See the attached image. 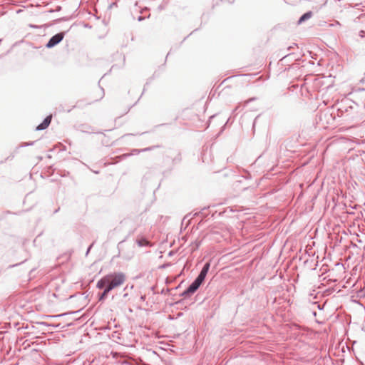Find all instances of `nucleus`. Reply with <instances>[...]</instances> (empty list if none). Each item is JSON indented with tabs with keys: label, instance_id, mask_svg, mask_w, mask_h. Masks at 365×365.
Here are the masks:
<instances>
[{
	"label": "nucleus",
	"instance_id": "obj_1",
	"mask_svg": "<svg viewBox=\"0 0 365 365\" xmlns=\"http://www.w3.org/2000/svg\"><path fill=\"white\" fill-rule=\"evenodd\" d=\"M126 280V276L123 272H113L102 277L97 283L98 289L108 287V290H112L123 285Z\"/></svg>",
	"mask_w": 365,
	"mask_h": 365
},
{
	"label": "nucleus",
	"instance_id": "obj_2",
	"mask_svg": "<svg viewBox=\"0 0 365 365\" xmlns=\"http://www.w3.org/2000/svg\"><path fill=\"white\" fill-rule=\"evenodd\" d=\"M64 37L63 33H58L54 35L46 44V47L51 48L62 41Z\"/></svg>",
	"mask_w": 365,
	"mask_h": 365
},
{
	"label": "nucleus",
	"instance_id": "obj_3",
	"mask_svg": "<svg viewBox=\"0 0 365 365\" xmlns=\"http://www.w3.org/2000/svg\"><path fill=\"white\" fill-rule=\"evenodd\" d=\"M51 118L52 116L51 115H48L47 116L44 120L40 124L38 125L37 127H36V130H44L46 129L48 125L49 124L51 123Z\"/></svg>",
	"mask_w": 365,
	"mask_h": 365
},
{
	"label": "nucleus",
	"instance_id": "obj_4",
	"mask_svg": "<svg viewBox=\"0 0 365 365\" xmlns=\"http://www.w3.org/2000/svg\"><path fill=\"white\" fill-rule=\"evenodd\" d=\"M312 16V11H309V12H307L305 13L304 15H302L301 16V18L299 19V24H302V22H304V21L310 19L311 17Z\"/></svg>",
	"mask_w": 365,
	"mask_h": 365
},
{
	"label": "nucleus",
	"instance_id": "obj_5",
	"mask_svg": "<svg viewBox=\"0 0 365 365\" xmlns=\"http://www.w3.org/2000/svg\"><path fill=\"white\" fill-rule=\"evenodd\" d=\"M199 287L200 286H198L197 284H196L195 282H193L187 288V292L193 293L199 288Z\"/></svg>",
	"mask_w": 365,
	"mask_h": 365
},
{
	"label": "nucleus",
	"instance_id": "obj_6",
	"mask_svg": "<svg viewBox=\"0 0 365 365\" xmlns=\"http://www.w3.org/2000/svg\"><path fill=\"white\" fill-rule=\"evenodd\" d=\"M210 262H207V263L204 265V267H203V268L202 269V270H201L200 273H202V274H206V275H207V272H208V271H209V269H210Z\"/></svg>",
	"mask_w": 365,
	"mask_h": 365
},
{
	"label": "nucleus",
	"instance_id": "obj_7",
	"mask_svg": "<svg viewBox=\"0 0 365 365\" xmlns=\"http://www.w3.org/2000/svg\"><path fill=\"white\" fill-rule=\"evenodd\" d=\"M105 287V289H104L103 292L101 294V295L100 296L99 300H103V299H105L106 297L107 294H108V292L110 291V290H108L107 287Z\"/></svg>",
	"mask_w": 365,
	"mask_h": 365
},
{
	"label": "nucleus",
	"instance_id": "obj_8",
	"mask_svg": "<svg viewBox=\"0 0 365 365\" xmlns=\"http://www.w3.org/2000/svg\"><path fill=\"white\" fill-rule=\"evenodd\" d=\"M194 282L196 283V284H197L198 286H200L203 281L202 279H199L198 277H197Z\"/></svg>",
	"mask_w": 365,
	"mask_h": 365
},
{
	"label": "nucleus",
	"instance_id": "obj_9",
	"mask_svg": "<svg viewBox=\"0 0 365 365\" xmlns=\"http://www.w3.org/2000/svg\"><path fill=\"white\" fill-rule=\"evenodd\" d=\"M206 277V274H202V273H200V274L198 275V278L202 279V281H204L205 278Z\"/></svg>",
	"mask_w": 365,
	"mask_h": 365
}]
</instances>
